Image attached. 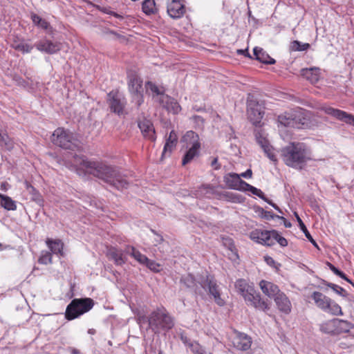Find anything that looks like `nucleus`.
Instances as JSON below:
<instances>
[{"instance_id":"9","label":"nucleus","mask_w":354,"mask_h":354,"mask_svg":"<svg viewBox=\"0 0 354 354\" xmlns=\"http://www.w3.org/2000/svg\"><path fill=\"white\" fill-rule=\"evenodd\" d=\"M247 112L250 121L257 124L264 115V107L253 95H249L247 100Z\"/></svg>"},{"instance_id":"49","label":"nucleus","mask_w":354,"mask_h":354,"mask_svg":"<svg viewBox=\"0 0 354 354\" xmlns=\"http://www.w3.org/2000/svg\"><path fill=\"white\" fill-rule=\"evenodd\" d=\"M264 151V153L266 154V156H268V158L272 162H274V163H276L277 162V157H276V155L273 151V149L271 146H269L267 148H265L263 149Z\"/></svg>"},{"instance_id":"29","label":"nucleus","mask_w":354,"mask_h":354,"mask_svg":"<svg viewBox=\"0 0 354 354\" xmlns=\"http://www.w3.org/2000/svg\"><path fill=\"white\" fill-rule=\"evenodd\" d=\"M292 119L294 120V126L292 127L294 128H301V127L306 122V119L304 117V112L301 109H294L292 110Z\"/></svg>"},{"instance_id":"41","label":"nucleus","mask_w":354,"mask_h":354,"mask_svg":"<svg viewBox=\"0 0 354 354\" xmlns=\"http://www.w3.org/2000/svg\"><path fill=\"white\" fill-rule=\"evenodd\" d=\"M310 44L308 43H301L297 40L293 41L290 44V49L293 51H304L308 49Z\"/></svg>"},{"instance_id":"45","label":"nucleus","mask_w":354,"mask_h":354,"mask_svg":"<svg viewBox=\"0 0 354 354\" xmlns=\"http://www.w3.org/2000/svg\"><path fill=\"white\" fill-rule=\"evenodd\" d=\"M38 262L41 264L47 265L52 263V254L50 252L42 251Z\"/></svg>"},{"instance_id":"23","label":"nucleus","mask_w":354,"mask_h":354,"mask_svg":"<svg viewBox=\"0 0 354 354\" xmlns=\"http://www.w3.org/2000/svg\"><path fill=\"white\" fill-rule=\"evenodd\" d=\"M339 324L338 319H333L331 320L323 322L319 325L320 330L326 334L337 335V324Z\"/></svg>"},{"instance_id":"4","label":"nucleus","mask_w":354,"mask_h":354,"mask_svg":"<svg viewBox=\"0 0 354 354\" xmlns=\"http://www.w3.org/2000/svg\"><path fill=\"white\" fill-rule=\"evenodd\" d=\"M182 142L185 143L184 146L187 149L182 160L183 165H185L199 155L201 142L198 135L193 131H187L182 138Z\"/></svg>"},{"instance_id":"1","label":"nucleus","mask_w":354,"mask_h":354,"mask_svg":"<svg viewBox=\"0 0 354 354\" xmlns=\"http://www.w3.org/2000/svg\"><path fill=\"white\" fill-rule=\"evenodd\" d=\"M75 163L80 169L102 180L104 183L118 189L127 187L128 183L115 168L102 162H91L82 157H75Z\"/></svg>"},{"instance_id":"44","label":"nucleus","mask_w":354,"mask_h":354,"mask_svg":"<svg viewBox=\"0 0 354 354\" xmlns=\"http://www.w3.org/2000/svg\"><path fill=\"white\" fill-rule=\"evenodd\" d=\"M273 245L277 241L281 246L285 247L288 245V241L284 237L281 236L277 231L273 230L272 239Z\"/></svg>"},{"instance_id":"37","label":"nucleus","mask_w":354,"mask_h":354,"mask_svg":"<svg viewBox=\"0 0 354 354\" xmlns=\"http://www.w3.org/2000/svg\"><path fill=\"white\" fill-rule=\"evenodd\" d=\"M12 47L17 50L21 51L23 53H30L33 48V46L24 41H15L12 44Z\"/></svg>"},{"instance_id":"17","label":"nucleus","mask_w":354,"mask_h":354,"mask_svg":"<svg viewBox=\"0 0 354 354\" xmlns=\"http://www.w3.org/2000/svg\"><path fill=\"white\" fill-rule=\"evenodd\" d=\"M234 346L240 351L248 350L252 344L251 338L245 333H236L232 339Z\"/></svg>"},{"instance_id":"43","label":"nucleus","mask_w":354,"mask_h":354,"mask_svg":"<svg viewBox=\"0 0 354 354\" xmlns=\"http://www.w3.org/2000/svg\"><path fill=\"white\" fill-rule=\"evenodd\" d=\"M247 185L248 186L245 187L244 191H249L254 195H256L263 199L264 201H268V198L265 196L264 193L261 189H257L248 183H247Z\"/></svg>"},{"instance_id":"40","label":"nucleus","mask_w":354,"mask_h":354,"mask_svg":"<svg viewBox=\"0 0 354 354\" xmlns=\"http://www.w3.org/2000/svg\"><path fill=\"white\" fill-rule=\"evenodd\" d=\"M164 98L165 99V101L167 100V102L169 101L171 104V106L167 109L169 112L177 114L180 111L181 107L176 100L171 97H164Z\"/></svg>"},{"instance_id":"16","label":"nucleus","mask_w":354,"mask_h":354,"mask_svg":"<svg viewBox=\"0 0 354 354\" xmlns=\"http://www.w3.org/2000/svg\"><path fill=\"white\" fill-rule=\"evenodd\" d=\"M35 46L38 50L48 54L56 53L61 49L60 43L53 42L47 39H43L37 41Z\"/></svg>"},{"instance_id":"10","label":"nucleus","mask_w":354,"mask_h":354,"mask_svg":"<svg viewBox=\"0 0 354 354\" xmlns=\"http://www.w3.org/2000/svg\"><path fill=\"white\" fill-rule=\"evenodd\" d=\"M107 102L111 111L118 115L125 113L127 100L119 92L111 91L107 95Z\"/></svg>"},{"instance_id":"19","label":"nucleus","mask_w":354,"mask_h":354,"mask_svg":"<svg viewBox=\"0 0 354 354\" xmlns=\"http://www.w3.org/2000/svg\"><path fill=\"white\" fill-rule=\"evenodd\" d=\"M273 299L279 311L286 315L291 312V302L283 292L281 291Z\"/></svg>"},{"instance_id":"7","label":"nucleus","mask_w":354,"mask_h":354,"mask_svg":"<svg viewBox=\"0 0 354 354\" xmlns=\"http://www.w3.org/2000/svg\"><path fill=\"white\" fill-rule=\"evenodd\" d=\"M311 298L314 300L315 305L324 312L333 315H343L341 307L322 292L317 291L313 292Z\"/></svg>"},{"instance_id":"54","label":"nucleus","mask_w":354,"mask_h":354,"mask_svg":"<svg viewBox=\"0 0 354 354\" xmlns=\"http://www.w3.org/2000/svg\"><path fill=\"white\" fill-rule=\"evenodd\" d=\"M239 176H240V178L241 177H243V178H250L252 176V170L250 169H248L245 172L241 173V174H239Z\"/></svg>"},{"instance_id":"62","label":"nucleus","mask_w":354,"mask_h":354,"mask_svg":"<svg viewBox=\"0 0 354 354\" xmlns=\"http://www.w3.org/2000/svg\"><path fill=\"white\" fill-rule=\"evenodd\" d=\"M265 261H266V263L271 266H274V264H275V261L270 257H265Z\"/></svg>"},{"instance_id":"26","label":"nucleus","mask_w":354,"mask_h":354,"mask_svg":"<svg viewBox=\"0 0 354 354\" xmlns=\"http://www.w3.org/2000/svg\"><path fill=\"white\" fill-rule=\"evenodd\" d=\"M107 256L114 261L116 265L121 266L125 263L122 251L116 248H111L108 250Z\"/></svg>"},{"instance_id":"53","label":"nucleus","mask_w":354,"mask_h":354,"mask_svg":"<svg viewBox=\"0 0 354 354\" xmlns=\"http://www.w3.org/2000/svg\"><path fill=\"white\" fill-rule=\"evenodd\" d=\"M151 232L156 236L154 240V245L157 246L159 244L163 243L165 242L162 236L160 234H158L156 232L153 230H151Z\"/></svg>"},{"instance_id":"18","label":"nucleus","mask_w":354,"mask_h":354,"mask_svg":"<svg viewBox=\"0 0 354 354\" xmlns=\"http://www.w3.org/2000/svg\"><path fill=\"white\" fill-rule=\"evenodd\" d=\"M259 285L262 292L270 299H274L281 292L279 286L271 281L263 279Z\"/></svg>"},{"instance_id":"2","label":"nucleus","mask_w":354,"mask_h":354,"mask_svg":"<svg viewBox=\"0 0 354 354\" xmlns=\"http://www.w3.org/2000/svg\"><path fill=\"white\" fill-rule=\"evenodd\" d=\"M281 156L284 163L290 167L301 170L311 160L310 149L303 142H291L281 149Z\"/></svg>"},{"instance_id":"59","label":"nucleus","mask_w":354,"mask_h":354,"mask_svg":"<svg viewBox=\"0 0 354 354\" xmlns=\"http://www.w3.org/2000/svg\"><path fill=\"white\" fill-rule=\"evenodd\" d=\"M263 216L266 219L274 218L275 217L277 218V215H274L272 212H268V211H265L264 212V216Z\"/></svg>"},{"instance_id":"56","label":"nucleus","mask_w":354,"mask_h":354,"mask_svg":"<svg viewBox=\"0 0 354 354\" xmlns=\"http://www.w3.org/2000/svg\"><path fill=\"white\" fill-rule=\"evenodd\" d=\"M328 267L330 268V270L335 274H336L337 276L338 275V274L339 273V272L341 270H339V269H337L335 266H334L332 263H328Z\"/></svg>"},{"instance_id":"13","label":"nucleus","mask_w":354,"mask_h":354,"mask_svg":"<svg viewBox=\"0 0 354 354\" xmlns=\"http://www.w3.org/2000/svg\"><path fill=\"white\" fill-rule=\"evenodd\" d=\"M322 110L325 113L333 116V118L346 122L348 124H352L354 126V115L350 113H348L344 111L334 109L330 106L323 107Z\"/></svg>"},{"instance_id":"20","label":"nucleus","mask_w":354,"mask_h":354,"mask_svg":"<svg viewBox=\"0 0 354 354\" xmlns=\"http://www.w3.org/2000/svg\"><path fill=\"white\" fill-rule=\"evenodd\" d=\"M167 13L173 19H179L183 16L185 12V8L178 0H171L167 4Z\"/></svg>"},{"instance_id":"46","label":"nucleus","mask_w":354,"mask_h":354,"mask_svg":"<svg viewBox=\"0 0 354 354\" xmlns=\"http://www.w3.org/2000/svg\"><path fill=\"white\" fill-rule=\"evenodd\" d=\"M255 137L257 143L261 146V147L264 149L265 148L268 147L270 146L268 143V140L263 136L261 132H257L255 133Z\"/></svg>"},{"instance_id":"34","label":"nucleus","mask_w":354,"mask_h":354,"mask_svg":"<svg viewBox=\"0 0 354 354\" xmlns=\"http://www.w3.org/2000/svg\"><path fill=\"white\" fill-rule=\"evenodd\" d=\"M292 110L290 111L285 112L283 114L279 115L278 121L279 122L285 126V127H292L294 126V119H292Z\"/></svg>"},{"instance_id":"30","label":"nucleus","mask_w":354,"mask_h":354,"mask_svg":"<svg viewBox=\"0 0 354 354\" xmlns=\"http://www.w3.org/2000/svg\"><path fill=\"white\" fill-rule=\"evenodd\" d=\"M235 287L237 291L245 297V295H248V292L252 291V289L254 288L252 286L248 284L245 279H238L235 283Z\"/></svg>"},{"instance_id":"39","label":"nucleus","mask_w":354,"mask_h":354,"mask_svg":"<svg viewBox=\"0 0 354 354\" xmlns=\"http://www.w3.org/2000/svg\"><path fill=\"white\" fill-rule=\"evenodd\" d=\"M353 328H354V326L351 322L346 320L339 319V324H337V334L348 333Z\"/></svg>"},{"instance_id":"63","label":"nucleus","mask_w":354,"mask_h":354,"mask_svg":"<svg viewBox=\"0 0 354 354\" xmlns=\"http://www.w3.org/2000/svg\"><path fill=\"white\" fill-rule=\"evenodd\" d=\"M238 53L239 54H243V55H245V56H248V57H251L248 53V50H238Z\"/></svg>"},{"instance_id":"21","label":"nucleus","mask_w":354,"mask_h":354,"mask_svg":"<svg viewBox=\"0 0 354 354\" xmlns=\"http://www.w3.org/2000/svg\"><path fill=\"white\" fill-rule=\"evenodd\" d=\"M138 127L142 136L150 140H156L155 130L152 122L147 119H142L138 122Z\"/></svg>"},{"instance_id":"55","label":"nucleus","mask_w":354,"mask_h":354,"mask_svg":"<svg viewBox=\"0 0 354 354\" xmlns=\"http://www.w3.org/2000/svg\"><path fill=\"white\" fill-rule=\"evenodd\" d=\"M211 166L212 167H214V169H220L221 165L218 162V158H214L212 160V161L211 162Z\"/></svg>"},{"instance_id":"57","label":"nucleus","mask_w":354,"mask_h":354,"mask_svg":"<svg viewBox=\"0 0 354 354\" xmlns=\"http://www.w3.org/2000/svg\"><path fill=\"white\" fill-rule=\"evenodd\" d=\"M328 267L330 268V270L335 274H336L337 276L338 275V274L339 273V272L341 270H339V269H337L335 266H334L332 263H328Z\"/></svg>"},{"instance_id":"36","label":"nucleus","mask_w":354,"mask_h":354,"mask_svg":"<svg viewBox=\"0 0 354 354\" xmlns=\"http://www.w3.org/2000/svg\"><path fill=\"white\" fill-rule=\"evenodd\" d=\"M25 184L27 191L32 195V200L38 204H41L42 203V197L39 192L29 183L26 182Z\"/></svg>"},{"instance_id":"27","label":"nucleus","mask_w":354,"mask_h":354,"mask_svg":"<svg viewBox=\"0 0 354 354\" xmlns=\"http://www.w3.org/2000/svg\"><path fill=\"white\" fill-rule=\"evenodd\" d=\"M180 282V283L183 284L187 288L194 290L196 294H201V292L197 286V283L194 277L192 274H188L182 276Z\"/></svg>"},{"instance_id":"52","label":"nucleus","mask_w":354,"mask_h":354,"mask_svg":"<svg viewBox=\"0 0 354 354\" xmlns=\"http://www.w3.org/2000/svg\"><path fill=\"white\" fill-rule=\"evenodd\" d=\"M164 97H169L168 95H162L161 97V99H160V100L158 101V103L163 107L165 108L166 110L169 108V106H171V104L170 102H169V101L167 102L165 101V99L164 98Z\"/></svg>"},{"instance_id":"28","label":"nucleus","mask_w":354,"mask_h":354,"mask_svg":"<svg viewBox=\"0 0 354 354\" xmlns=\"http://www.w3.org/2000/svg\"><path fill=\"white\" fill-rule=\"evenodd\" d=\"M145 86L147 91L151 92L152 97L156 102H158L160 99H161L162 95H165L163 88H159L151 82H147Z\"/></svg>"},{"instance_id":"64","label":"nucleus","mask_w":354,"mask_h":354,"mask_svg":"<svg viewBox=\"0 0 354 354\" xmlns=\"http://www.w3.org/2000/svg\"><path fill=\"white\" fill-rule=\"evenodd\" d=\"M312 70H313L312 68H310V69H308V68L303 69V72H304L303 75H306L307 77V78H309L307 75H308V73H311Z\"/></svg>"},{"instance_id":"25","label":"nucleus","mask_w":354,"mask_h":354,"mask_svg":"<svg viewBox=\"0 0 354 354\" xmlns=\"http://www.w3.org/2000/svg\"><path fill=\"white\" fill-rule=\"evenodd\" d=\"M178 137L174 131H171L166 140L164 146L162 156L169 155L172 150L175 148L177 143Z\"/></svg>"},{"instance_id":"8","label":"nucleus","mask_w":354,"mask_h":354,"mask_svg":"<svg viewBox=\"0 0 354 354\" xmlns=\"http://www.w3.org/2000/svg\"><path fill=\"white\" fill-rule=\"evenodd\" d=\"M128 86L129 92L132 95L133 100L138 106H140L143 102L142 79L135 73H129Z\"/></svg>"},{"instance_id":"5","label":"nucleus","mask_w":354,"mask_h":354,"mask_svg":"<svg viewBox=\"0 0 354 354\" xmlns=\"http://www.w3.org/2000/svg\"><path fill=\"white\" fill-rule=\"evenodd\" d=\"M94 306V301L91 298L74 299L67 306L65 317L73 320L80 315L88 312Z\"/></svg>"},{"instance_id":"11","label":"nucleus","mask_w":354,"mask_h":354,"mask_svg":"<svg viewBox=\"0 0 354 354\" xmlns=\"http://www.w3.org/2000/svg\"><path fill=\"white\" fill-rule=\"evenodd\" d=\"M244 299L247 305L251 306L257 310L267 312L270 309L271 303L262 298L259 292H257L254 288L252 289V291L248 292V295H245Z\"/></svg>"},{"instance_id":"14","label":"nucleus","mask_w":354,"mask_h":354,"mask_svg":"<svg viewBox=\"0 0 354 354\" xmlns=\"http://www.w3.org/2000/svg\"><path fill=\"white\" fill-rule=\"evenodd\" d=\"M273 230H256L250 232V238L259 243L271 246L273 245V242L271 241Z\"/></svg>"},{"instance_id":"15","label":"nucleus","mask_w":354,"mask_h":354,"mask_svg":"<svg viewBox=\"0 0 354 354\" xmlns=\"http://www.w3.org/2000/svg\"><path fill=\"white\" fill-rule=\"evenodd\" d=\"M224 181L227 186L232 189L244 191L247 183L240 178L239 174L229 173L224 176Z\"/></svg>"},{"instance_id":"22","label":"nucleus","mask_w":354,"mask_h":354,"mask_svg":"<svg viewBox=\"0 0 354 354\" xmlns=\"http://www.w3.org/2000/svg\"><path fill=\"white\" fill-rule=\"evenodd\" d=\"M46 243L49 248L50 252L60 256L64 255V243L60 239H52L48 238Z\"/></svg>"},{"instance_id":"58","label":"nucleus","mask_w":354,"mask_h":354,"mask_svg":"<svg viewBox=\"0 0 354 354\" xmlns=\"http://www.w3.org/2000/svg\"><path fill=\"white\" fill-rule=\"evenodd\" d=\"M337 276L344 279L345 281H348L354 287V283L348 278H347V277L343 272L340 271Z\"/></svg>"},{"instance_id":"48","label":"nucleus","mask_w":354,"mask_h":354,"mask_svg":"<svg viewBox=\"0 0 354 354\" xmlns=\"http://www.w3.org/2000/svg\"><path fill=\"white\" fill-rule=\"evenodd\" d=\"M327 286L328 287H330L334 292H335L339 295L346 297L348 295L346 291L343 288H342L336 284L328 283H327Z\"/></svg>"},{"instance_id":"47","label":"nucleus","mask_w":354,"mask_h":354,"mask_svg":"<svg viewBox=\"0 0 354 354\" xmlns=\"http://www.w3.org/2000/svg\"><path fill=\"white\" fill-rule=\"evenodd\" d=\"M149 270L154 272H159L160 271V264L156 263L153 260L148 259V261L144 263Z\"/></svg>"},{"instance_id":"42","label":"nucleus","mask_w":354,"mask_h":354,"mask_svg":"<svg viewBox=\"0 0 354 354\" xmlns=\"http://www.w3.org/2000/svg\"><path fill=\"white\" fill-rule=\"evenodd\" d=\"M32 20L35 24L39 26L43 29H48L50 26V24L45 19H41L39 16L36 14H32L31 16Z\"/></svg>"},{"instance_id":"3","label":"nucleus","mask_w":354,"mask_h":354,"mask_svg":"<svg viewBox=\"0 0 354 354\" xmlns=\"http://www.w3.org/2000/svg\"><path fill=\"white\" fill-rule=\"evenodd\" d=\"M148 324L155 333H159L171 329L174 326V320L164 307H160L151 313Z\"/></svg>"},{"instance_id":"38","label":"nucleus","mask_w":354,"mask_h":354,"mask_svg":"<svg viewBox=\"0 0 354 354\" xmlns=\"http://www.w3.org/2000/svg\"><path fill=\"white\" fill-rule=\"evenodd\" d=\"M0 147L10 151L14 147V142L6 133H0Z\"/></svg>"},{"instance_id":"51","label":"nucleus","mask_w":354,"mask_h":354,"mask_svg":"<svg viewBox=\"0 0 354 354\" xmlns=\"http://www.w3.org/2000/svg\"><path fill=\"white\" fill-rule=\"evenodd\" d=\"M189 346L192 348V351L196 354H199V353L203 350L196 342L190 343Z\"/></svg>"},{"instance_id":"61","label":"nucleus","mask_w":354,"mask_h":354,"mask_svg":"<svg viewBox=\"0 0 354 354\" xmlns=\"http://www.w3.org/2000/svg\"><path fill=\"white\" fill-rule=\"evenodd\" d=\"M277 218L281 219L283 221L284 225L286 227H290L292 226L291 223L288 222L284 217L277 216Z\"/></svg>"},{"instance_id":"24","label":"nucleus","mask_w":354,"mask_h":354,"mask_svg":"<svg viewBox=\"0 0 354 354\" xmlns=\"http://www.w3.org/2000/svg\"><path fill=\"white\" fill-rule=\"evenodd\" d=\"M253 54L256 59L263 64H274L275 63V60L261 48L255 47Z\"/></svg>"},{"instance_id":"50","label":"nucleus","mask_w":354,"mask_h":354,"mask_svg":"<svg viewBox=\"0 0 354 354\" xmlns=\"http://www.w3.org/2000/svg\"><path fill=\"white\" fill-rule=\"evenodd\" d=\"M136 319L138 324L142 326L148 323L149 317H147L144 312H138L136 315Z\"/></svg>"},{"instance_id":"35","label":"nucleus","mask_w":354,"mask_h":354,"mask_svg":"<svg viewBox=\"0 0 354 354\" xmlns=\"http://www.w3.org/2000/svg\"><path fill=\"white\" fill-rule=\"evenodd\" d=\"M142 11L147 15L157 12L155 0H145L142 4Z\"/></svg>"},{"instance_id":"31","label":"nucleus","mask_w":354,"mask_h":354,"mask_svg":"<svg viewBox=\"0 0 354 354\" xmlns=\"http://www.w3.org/2000/svg\"><path fill=\"white\" fill-rule=\"evenodd\" d=\"M0 205L8 211H14L17 209L16 202L10 197L0 194Z\"/></svg>"},{"instance_id":"32","label":"nucleus","mask_w":354,"mask_h":354,"mask_svg":"<svg viewBox=\"0 0 354 354\" xmlns=\"http://www.w3.org/2000/svg\"><path fill=\"white\" fill-rule=\"evenodd\" d=\"M125 251L140 264L144 265L145 261H148V258L145 255L142 254L140 251L137 250L134 247L128 246Z\"/></svg>"},{"instance_id":"12","label":"nucleus","mask_w":354,"mask_h":354,"mask_svg":"<svg viewBox=\"0 0 354 354\" xmlns=\"http://www.w3.org/2000/svg\"><path fill=\"white\" fill-rule=\"evenodd\" d=\"M198 283L205 290H208L209 294L214 297L215 302L218 306H223L225 304L224 299L221 297L218 286L212 277L207 276Z\"/></svg>"},{"instance_id":"33","label":"nucleus","mask_w":354,"mask_h":354,"mask_svg":"<svg viewBox=\"0 0 354 354\" xmlns=\"http://www.w3.org/2000/svg\"><path fill=\"white\" fill-rule=\"evenodd\" d=\"M294 214L296 217V219L299 223V226L301 229V230L304 233L306 239L316 248H318V245L316 243V241L313 239V236L310 235V234L309 233L308 230H307V227H306L305 224L304 223V222L302 221V220L301 219V218L299 217V216L298 215V214L295 212H294Z\"/></svg>"},{"instance_id":"60","label":"nucleus","mask_w":354,"mask_h":354,"mask_svg":"<svg viewBox=\"0 0 354 354\" xmlns=\"http://www.w3.org/2000/svg\"><path fill=\"white\" fill-rule=\"evenodd\" d=\"M180 339L185 345H187L188 346L190 343H192L187 336L183 335H181Z\"/></svg>"},{"instance_id":"6","label":"nucleus","mask_w":354,"mask_h":354,"mask_svg":"<svg viewBox=\"0 0 354 354\" xmlns=\"http://www.w3.org/2000/svg\"><path fill=\"white\" fill-rule=\"evenodd\" d=\"M54 145L66 149L74 150L80 147V141L74 135L64 128H57L52 136Z\"/></svg>"}]
</instances>
